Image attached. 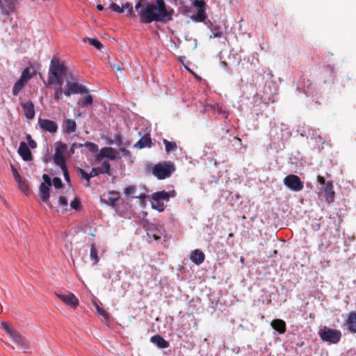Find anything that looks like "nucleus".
I'll return each mask as SVG.
<instances>
[{
    "label": "nucleus",
    "instance_id": "obj_1",
    "mask_svg": "<svg viewBox=\"0 0 356 356\" xmlns=\"http://www.w3.org/2000/svg\"><path fill=\"white\" fill-rule=\"evenodd\" d=\"M174 10L168 8L164 0H155V3H147L138 11L140 22L149 24L153 22L167 23L172 19Z\"/></svg>",
    "mask_w": 356,
    "mask_h": 356
},
{
    "label": "nucleus",
    "instance_id": "obj_2",
    "mask_svg": "<svg viewBox=\"0 0 356 356\" xmlns=\"http://www.w3.org/2000/svg\"><path fill=\"white\" fill-rule=\"evenodd\" d=\"M67 72V67L58 59H52L51 60L48 86L56 85L54 89V98L56 102H59L63 98V88L64 78Z\"/></svg>",
    "mask_w": 356,
    "mask_h": 356
},
{
    "label": "nucleus",
    "instance_id": "obj_3",
    "mask_svg": "<svg viewBox=\"0 0 356 356\" xmlns=\"http://www.w3.org/2000/svg\"><path fill=\"white\" fill-rule=\"evenodd\" d=\"M175 171V165L170 161L159 163L152 168V174L159 179H164L170 177Z\"/></svg>",
    "mask_w": 356,
    "mask_h": 356
},
{
    "label": "nucleus",
    "instance_id": "obj_4",
    "mask_svg": "<svg viewBox=\"0 0 356 356\" xmlns=\"http://www.w3.org/2000/svg\"><path fill=\"white\" fill-rule=\"evenodd\" d=\"M1 328L9 334L13 341L18 346V347L22 350H26L29 348V344L21 336V334L15 330L13 326L5 321L1 323Z\"/></svg>",
    "mask_w": 356,
    "mask_h": 356
},
{
    "label": "nucleus",
    "instance_id": "obj_5",
    "mask_svg": "<svg viewBox=\"0 0 356 356\" xmlns=\"http://www.w3.org/2000/svg\"><path fill=\"white\" fill-rule=\"evenodd\" d=\"M318 335L322 341L336 344L340 341L342 334L339 330L324 326L319 330Z\"/></svg>",
    "mask_w": 356,
    "mask_h": 356
},
{
    "label": "nucleus",
    "instance_id": "obj_6",
    "mask_svg": "<svg viewBox=\"0 0 356 356\" xmlns=\"http://www.w3.org/2000/svg\"><path fill=\"white\" fill-rule=\"evenodd\" d=\"M284 185L291 191L298 192L304 188V183L300 178L296 175H289L284 179Z\"/></svg>",
    "mask_w": 356,
    "mask_h": 356
},
{
    "label": "nucleus",
    "instance_id": "obj_7",
    "mask_svg": "<svg viewBox=\"0 0 356 356\" xmlns=\"http://www.w3.org/2000/svg\"><path fill=\"white\" fill-rule=\"evenodd\" d=\"M19 0H0V13L1 15H9L17 11Z\"/></svg>",
    "mask_w": 356,
    "mask_h": 356
},
{
    "label": "nucleus",
    "instance_id": "obj_8",
    "mask_svg": "<svg viewBox=\"0 0 356 356\" xmlns=\"http://www.w3.org/2000/svg\"><path fill=\"white\" fill-rule=\"evenodd\" d=\"M89 91L82 85L75 82H67L63 94L70 97L73 94H88Z\"/></svg>",
    "mask_w": 356,
    "mask_h": 356
},
{
    "label": "nucleus",
    "instance_id": "obj_9",
    "mask_svg": "<svg viewBox=\"0 0 356 356\" xmlns=\"http://www.w3.org/2000/svg\"><path fill=\"white\" fill-rule=\"evenodd\" d=\"M67 149V145L62 142L56 143L55 154L53 157L54 162L56 165L65 163L64 153Z\"/></svg>",
    "mask_w": 356,
    "mask_h": 356
},
{
    "label": "nucleus",
    "instance_id": "obj_10",
    "mask_svg": "<svg viewBox=\"0 0 356 356\" xmlns=\"http://www.w3.org/2000/svg\"><path fill=\"white\" fill-rule=\"evenodd\" d=\"M56 296L62 300L66 305L76 309L79 304V299L72 293L67 294L56 293Z\"/></svg>",
    "mask_w": 356,
    "mask_h": 356
},
{
    "label": "nucleus",
    "instance_id": "obj_11",
    "mask_svg": "<svg viewBox=\"0 0 356 356\" xmlns=\"http://www.w3.org/2000/svg\"><path fill=\"white\" fill-rule=\"evenodd\" d=\"M38 125L41 129L50 134L56 133L58 128L56 122L48 119L39 118Z\"/></svg>",
    "mask_w": 356,
    "mask_h": 356
},
{
    "label": "nucleus",
    "instance_id": "obj_12",
    "mask_svg": "<svg viewBox=\"0 0 356 356\" xmlns=\"http://www.w3.org/2000/svg\"><path fill=\"white\" fill-rule=\"evenodd\" d=\"M116 153V150L112 147H103L95 156V160L97 161H100L104 158L115 160L117 158Z\"/></svg>",
    "mask_w": 356,
    "mask_h": 356
},
{
    "label": "nucleus",
    "instance_id": "obj_13",
    "mask_svg": "<svg viewBox=\"0 0 356 356\" xmlns=\"http://www.w3.org/2000/svg\"><path fill=\"white\" fill-rule=\"evenodd\" d=\"M49 188L50 186H47L45 184H41L39 188L40 197L42 202L46 203L50 209H53L54 206L49 201Z\"/></svg>",
    "mask_w": 356,
    "mask_h": 356
},
{
    "label": "nucleus",
    "instance_id": "obj_14",
    "mask_svg": "<svg viewBox=\"0 0 356 356\" xmlns=\"http://www.w3.org/2000/svg\"><path fill=\"white\" fill-rule=\"evenodd\" d=\"M17 152L24 161H30L33 160L31 152L25 142L19 143Z\"/></svg>",
    "mask_w": 356,
    "mask_h": 356
},
{
    "label": "nucleus",
    "instance_id": "obj_15",
    "mask_svg": "<svg viewBox=\"0 0 356 356\" xmlns=\"http://www.w3.org/2000/svg\"><path fill=\"white\" fill-rule=\"evenodd\" d=\"M345 325L347 330L351 333H356V312H350L347 319L346 320Z\"/></svg>",
    "mask_w": 356,
    "mask_h": 356
},
{
    "label": "nucleus",
    "instance_id": "obj_16",
    "mask_svg": "<svg viewBox=\"0 0 356 356\" xmlns=\"http://www.w3.org/2000/svg\"><path fill=\"white\" fill-rule=\"evenodd\" d=\"M21 106L23 108L24 115L27 119L31 120L34 118L35 110L34 105L32 102L29 101L27 102L21 103Z\"/></svg>",
    "mask_w": 356,
    "mask_h": 356
},
{
    "label": "nucleus",
    "instance_id": "obj_17",
    "mask_svg": "<svg viewBox=\"0 0 356 356\" xmlns=\"http://www.w3.org/2000/svg\"><path fill=\"white\" fill-rule=\"evenodd\" d=\"M62 129L63 133L70 134L76 130V123L72 119L66 120L62 124Z\"/></svg>",
    "mask_w": 356,
    "mask_h": 356
},
{
    "label": "nucleus",
    "instance_id": "obj_18",
    "mask_svg": "<svg viewBox=\"0 0 356 356\" xmlns=\"http://www.w3.org/2000/svg\"><path fill=\"white\" fill-rule=\"evenodd\" d=\"M190 259L195 264L200 265L204 261L205 256L202 251L196 249L191 252Z\"/></svg>",
    "mask_w": 356,
    "mask_h": 356
},
{
    "label": "nucleus",
    "instance_id": "obj_19",
    "mask_svg": "<svg viewBox=\"0 0 356 356\" xmlns=\"http://www.w3.org/2000/svg\"><path fill=\"white\" fill-rule=\"evenodd\" d=\"M271 327L280 334H284L286 331V323L282 319H274L271 321Z\"/></svg>",
    "mask_w": 356,
    "mask_h": 356
},
{
    "label": "nucleus",
    "instance_id": "obj_20",
    "mask_svg": "<svg viewBox=\"0 0 356 356\" xmlns=\"http://www.w3.org/2000/svg\"><path fill=\"white\" fill-rule=\"evenodd\" d=\"M152 145V139L149 134L142 137L135 145V147L143 149L145 147H150Z\"/></svg>",
    "mask_w": 356,
    "mask_h": 356
},
{
    "label": "nucleus",
    "instance_id": "obj_21",
    "mask_svg": "<svg viewBox=\"0 0 356 356\" xmlns=\"http://www.w3.org/2000/svg\"><path fill=\"white\" fill-rule=\"evenodd\" d=\"M150 341L152 343L156 344L159 348H167L170 346L169 342L165 340L159 334L152 337Z\"/></svg>",
    "mask_w": 356,
    "mask_h": 356
},
{
    "label": "nucleus",
    "instance_id": "obj_22",
    "mask_svg": "<svg viewBox=\"0 0 356 356\" xmlns=\"http://www.w3.org/2000/svg\"><path fill=\"white\" fill-rule=\"evenodd\" d=\"M324 193L326 200L327 202H332L334 197V192L333 191V184L332 182H327L324 188Z\"/></svg>",
    "mask_w": 356,
    "mask_h": 356
},
{
    "label": "nucleus",
    "instance_id": "obj_23",
    "mask_svg": "<svg viewBox=\"0 0 356 356\" xmlns=\"http://www.w3.org/2000/svg\"><path fill=\"white\" fill-rule=\"evenodd\" d=\"M147 235L150 238L158 241L161 238L160 232L155 227L154 225H151L147 229Z\"/></svg>",
    "mask_w": 356,
    "mask_h": 356
},
{
    "label": "nucleus",
    "instance_id": "obj_24",
    "mask_svg": "<svg viewBox=\"0 0 356 356\" xmlns=\"http://www.w3.org/2000/svg\"><path fill=\"white\" fill-rule=\"evenodd\" d=\"M152 200L154 202H161V200L168 201L167 192L165 191L154 193L152 195Z\"/></svg>",
    "mask_w": 356,
    "mask_h": 356
},
{
    "label": "nucleus",
    "instance_id": "obj_25",
    "mask_svg": "<svg viewBox=\"0 0 356 356\" xmlns=\"http://www.w3.org/2000/svg\"><path fill=\"white\" fill-rule=\"evenodd\" d=\"M27 82L23 80L22 79L19 78V79L15 83L13 88V94L14 96H17L19 92L22 90V89L24 88L25 84Z\"/></svg>",
    "mask_w": 356,
    "mask_h": 356
},
{
    "label": "nucleus",
    "instance_id": "obj_26",
    "mask_svg": "<svg viewBox=\"0 0 356 356\" xmlns=\"http://www.w3.org/2000/svg\"><path fill=\"white\" fill-rule=\"evenodd\" d=\"M163 143L165 145V149L167 153L174 152L177 149V145L175 141H169L167 139H163Z\"/></svg>",
    "mask_w": 356,
    "mask_h": 356
},
{
    "label": "nucleus",
    "instance_id": "obj_27",
    "mask_svg": "<svg viewBox=\"0 0 356 356\" xmlns=\"http://www.w3.org/2000/svg\"><path fill=\"white\" fill-rule=\"evenodd\" d=\"M35 73V72L33 69L31 70L30 67H26L22 71L20 78L27 82L29 79H31L32 78L33 75Z\"/></svg>",
    "mask_w": 356,
    "mask_h": 356
},
{
    "label": "nucleus",
    "instance_id": "obj_28",
    "mask_svg": "<svg viewBox=\"0 0 356 356\" xmlns=\"http://www.w3.org/2000/svg\"><path fill=\"white\" fill-rule=\"evenodd\" d=\"M90 257V259L93 261L94 265L97 264L99 261L98 252L95 244L91 245Z\"/></svg>",
    "mask_w": 356,
    "mask_h": 356
},
{
    "label": "nucleus",
    "instance_id": "obj_29",
    "mask_svg": "<svg viewBox=\"0 0 356 356\" xmlns=\"http://www.w3.org/2000/svg\"><path fill=\"white\" fill-rule=\"evenodd\" d=\"M98 168L100 170L102 174H107L108 175H112L111 165L108 161H103L101 167H99Z\"/></svg>",
    "mask_w": 356,
    "mask_h": 356
},
{
    "label": "nucleus",
    "instance_id": "obj_30",
    "mask_svg": "<svg viewBox=\"0 0 356 356\" xmlns=\"http://www.w3.org/2000/svg\"><path fill=\"white\" fill-rule=\"evenodd\" d=\"M17 183L19 188L24 193L27 194L29 191V186L25 180L20 178L19 180L15 181Z\"/></svg>",
    "mask_w": 356,
    "mask_h": 356
},
{
    "label": "nucleus",
    "instance_id": "obj_31",
    "mask_svg": "<svg viewBox=\"0 0 356 356\" xmlns=\"http://www.w3.org/2000/svg\"><path fill=\"white\" fill-rule=\"evenodd\" d=\"M193 18L197 22H204L206 18L204 9H198L196 15Z\"/></svg>",
    "mask_w": 356,
    "mask_h": 356
},
{
    "label": "nucleus",
    "instance_id": "obj_32",
    "mask_svg": "<svg viewBox=\"0 0 356 356\" xmlns=\"http://www.w3.org/2000/svg\"><path fill=\"white\" fill-rule=\"evenodd\" d=\"M89 43L90 45L95 47L98 50H101L103 47V44L102 42L95 38H88Z\"/></svg>",
    "mask_w": 356,
    "mask_h": 356
},
{
    "label": "nucleus",
    "instance_id": "obj_33",
    "mask_svg": "<svg viewBox=\"0 0 356 356\" xmlns=\"http://www.w3.org/2000/svg\"><path fill=\"white\" fill-rule=\"evenodd\" d=\"M57 165L59 166L60 168V169L62 170L65 181L69 182L70 180V174H69V172L67 170V167L66 165V163H62L60 165Z\"/></svg>",
    "mask_w": 356,
    "mask_h": 356
},
{
    "label": "nucleus",
    "instance_id": "obj_34",
    "mask_svg": "<svg viewBox=\"0 0 356 356\" xmlns=\"http://www.w3.org/2000/svg\"><path fill=\"white\" fill-rule=\"evenodd\" d=\"M136 187L135 186H129L124 189V194L127 197H136L135 196H132V195L136 192Z\"/></svg>",
    "mask_w": 356,
    "mask_h": 356
},
{
    "label": "nucleus",
    "instance_id": "obj_35",
    "mask_svg": "<svg viewBox=\"0 0 356 356\" xmlns=\"http://www.w3.org/2000/svg\"><path fill=\"white\" fill-rule=\"evenodd\" d=\"M83 147H86L90 152H96L98 150V146L93 143L86 142L85 144H83Z\"/></svg>",
    "mask_w": 356,
    "mask_h": 356
},
{
    "label": "nucleus",
    "instance_id": "obj_36",
    "mask_svg": "<svg viewBox=\"0 0 356 356\" xmlns=\"http://www.w3.org/2000/svg\"><path fill=\"white\" fill-rule=\"evenodd\" d=\"M92 103V97L90 95H88L86 97L79 102V104L83 106L91 104Z\"/></svg>",
    "mask_w": 356,
    "mask_h": 356
},
{
    "label": "nucleus",
    "instance_id": "obj_37",
    "mask_svg": "<svg viewBox=\"0 0 356 356\" xmlns=\"http://www.w3.org/2000/svg\"><path fill=\"white\" fill-rule=\"evenodd\" d=\"M79 173H80L81 177L87 181V186H90V179L91 178L90 173L86 172L85 170H83V169H81V168L79 170Z\"/></svg>",
    "mask_w": 356,
    "mask_h": 356
},
{
    "label": "nucleus",
    "instance_id": "obj_38",
    "mask_svg": "<svg viewBox=\"0 0 356 356\" xmlns=\"http://www.w3.org/2000/svg\"><path fill=\"white\" fill-rule=\"evenodd\" d=\"M152 207L153 209L158 210L159 211H163L165 209L163 203L161 202H152Z\"/></svg>",
    "mask_w": 356,
    "mask_h": 356
},
{
    "label": "nucleus",
    "instance_id": "obj_39",
    "mask_svg": "<svg viewBox=\"0 0 356 356\" xmlns=\"http://www.w3.org/2000/svg\"><path fill=\"white\" fill-rule=\"evenodd\" d=\"M97 313L102 316L104 319L107 320L108 318V314L102 307H100L97 304L95 305Z\"/></svg>",
    "mask_w": 356,
    "mask_h": 356
},
{
    "label": "nucleus",
    "instance_id": "obj_40",
    "mask_svg": "<svg viewBox=\"0 0 356 356\" xmlns=\"http://www.w3.org/2000/svg\"><path fill=\"white\" fill-rule=\"evenodd\" d=\"M70 207L75 210H79L81 208V202L79 198L75 197L70 203Z\"/></svg>",
    "mask_w": 356,
    "mask_h": 356
},
{
    "label": "nucleus",
    "instance_id": "obj_41",
    "mask_svg": "<svg viewBox=\"0 0 356 356\" xmlns=\"http://www.w3.org/2000/svg\"><path fill=\"white\" fill-rule=\"evenodd\" d=\"M52 184L56 189L62 188L63 186L62 181L59 177H54L52 180Z\"/></svg>",
    "mask_w": 356,
    "mask_h": 356
},
{
    "label": "nucleus",
    "instance_id": "obj_42",
    "mask_svg": "<svg viewBox=\"0 0 356 356\" xmlns=\"http://www.w3.org/2000/svg\"><path fill=\"white\" fill-rule=\"evenodd\" d=\"M83 147V145L81 143H73L69 150V155L71 156L74 154L75 149L77 148H81Z\"/></svg>",
    "mask_w": 356,
    "mask_h": 356
},
{
    "label": "nucleus",
    "instance_id": "obj_43",
    "mask_svg": "<svg viewBox=\"0 0 356 356\" xmlns=\"http://www.w3.org/2000/svg\"><path fill=\"white\" fill-rule=\"evenodd\" d=\"M26 140H28L29 145L31 148L35 149L37 147V143L35 140H33L30 134L26 135Z\"/></svg>",
    "mask_w": 356,
    "mask_h": 356
},
{
    "label": "nucleus",
    "instance_id": "obj_44",
    "mask_svg": "<svg viewBox=\"0 0 356 356\" xmlns=\"http://www.w3.org/2000/svg\"><path fill=\"white\" fill-rule=\"evenodd\" d=\"M11 170H12V173H13V175L15 181H18L20 179V178H22L19 173L18 172L17 170L12 164H11Z\"/></svg>",
    "mask_w": 356,
    "mask_h": 356
},
{
    "label": "nucleus",
    "instance_id": "obj_45",
    "mask_svg": "<svg viewBox=\"0 0 356 356\" xmlns=\"http://www.w3.org/2000/svg\"><path fill=\"white\" fill-rule=\"evenodd\" d=\"M111 8H112V10L113 11L118 13H122L124 12L123 8L120 7L119 5H118L115 3H113L111 5Z\"/></svg>",
    "mask_w": 356,
    "mask_h": 356
},
{
    "label": "nucleus",
    "instance_id": "obj_46",
    "mask_svg": "<svg viewBox=\"0 0 356 356\" xmlns=\"http://www.w3.org/2000/svg\"><path fill=\"white\" fill-rule=\"evenodd\" d=\"M58 204L61 207H66L68 204L67 199L64 196H60L58 199Z\"/></svg>",
    "mask_w": 356,
    "mask_h": 356
},
{
    "label": "nucleus",
    "instance_id": "obj_47",
    "mask_svg": "<svg viewBox=\"0 0 356 356\" xmlns=\"http://www.w3.org/2000/svg\"><path fill=\"white\" fill-rule=\"evenodd\" d=\"M42 179L44 180V182H42V184H45L47 186H50V187L51 186L52 181L48 175L44 174L42 175Z\"/></svg>",
    "mask_w": 356,
    "mask_h": 356
},
{
    "label": "nucleus",
    "instance_id": "obj_48",
    "mask_svg": "<svg viewBox=\"0 0 356 356\" xmlns=\"http://www.w3.org/2000/svg\"><path fill=\"white\" fill-rule=\"evenodd\" d=\"M100 174H102V172L98 168H92L90 172V175L91 178L98 176Z\"/></svg>",
    "mask_w": 356,
    "mask_h": 356
},
{
    "label": "nucleus",
    "instance_id": "obj_49",
    "mask_svg": "<svg viewBox=\"0 0 356 356\" xmlns=\"http://www.w3.org/2000/svg\"><path fill=\"white\" fill-rule=\"evenodd\" d=\"M193 4L198 9H204L205 3L202 0H196L194 1Z\"/></svg>",
    "mask_w": 356,
    "mask_h": 356
},
{
    "label": "nucleus",
    "instance_id": "obj_50",
    "mask_svg": "<svg viewBox=\"0 0 356 356\" xmlns=\"http://www.w3.org/2000/svg\"><path fill=\"white\" fill-rule=\"evenodd\" d=\"M328 248V245H325L323 243H319L318 245V248L321 251H325Z\"/></svg>",
    "mask_w": 356,
    "mask_h": 356
},
{
    "label": "nucleus",
    "instance_id": "obj_51",
    "mask_svg": "<svg viewBox=\"0 0 356 356\" xmlns=\"http://www.w3.org/2000/svg\"><path fill=\"white\" fill-rule=\"evenodd\" d=\"M317 181L321 185H325L326 184H325V180L324 177L321 176V175H318L317 177Z\"/></svg>",
    "mask_w": 356,
    "mask_h": 356
},
{
    "label": "nucleus",
    "instance_id": "obj_52",
    "mask_svg": "<svg viewBox=\"0 0 356 356\" xmlns=\"http://www.w3.org/2000/svg\"><path fill=\"white\" fill-rule=\"evenodd\" d=\"M167 195H168V198L169 199L170 197H175L177 195V193L175 190H172L169 192H167Z\"/></svg>",
    "mask_w": 356,
    "mask_h": 356
},
{
    "label": "nucleus",
    "instance_id": "obj_53",
    "mask_svg": "<svg viewBox=\"0 0 356 356\" xmlns=\"http://www.w3.org/2000/svg\"><path fill=\"white\" fill-rule=\"evenodd\" d=\"M122 8H123V10H124V8H126V9H127L128 10H131V9H133L132 4H131V3H129V2H127L125 4H124V5L122 6Z\"/></svg>",
    "mask_w": 356,
    "mask_h": 356
},
{
    "label": "nucleus",
    "instance_id": "obj_54",
    "mask_svg": "<svg viewBox=\"0 0 356 356\" xmlns=\"http://www.w3.org/2000/svg\"><path fill=\"white\" fill-rule=\"evenodd\" d=\"M111 67L113 70H115L116 71H122V69L118 65L111 64Z\"/></svg>",
    "mask_w": 356,
    "mask_h": 356
},
{
    "label": "nucleus",
    "instance_id": "obj_55",
    "mask_svg": "<svg viewBox=\"0 0 356 356\" xmlns=\"http://www.w3.org/2000/svg\"><path fill=\"white\" fill-rule=\"evenodd\" d=\"M142 6V0H139L135 6V8L138 12L140 10L139 8Z\"/></svg>",
    "mask_w": 356,
    "mask_h": 356
},
{
    "label": "nucleus",
    "instance_id": "obj_56",
    "mask_svg": "<svg viewBox=\"0 0 356 356\" xmlns=\"http://www.w3.org/2000/svg\"><path fill=\"white\" fill-rule=\"evenodd\" d=\"M127 15L130 17H134L136 16L134 12V10L133 9H131V10H128V13H127Z\"/></svg>",
    "mask_w": 356,
    "mask_h": 356
},
{
    "label": "nucleus",
    "instance_id": "obj_57",
    "mask_svg": "<svg viewBox=\"0 0 356 356\" xmlns=\"http://www.w3.org/2000/svg\"><path fill=\"white\" fill-rule=\"evenodd\" d=\"M116 143L118 145H120L122 143V139L120 136H117Z\"/></svg>",
    "mask_w": 356,
    "mask_h": 356
},
{
    "label": "nucleus",
    "instance_id": "obj_58",
    "mask_svg": "<svg viewBox=\"0 0 356 356\" xmlns=\"http://www.w3.org/2000/svg\"><path fill=\"white\" fill-rule=\"evenodd\" d=\"M118 200V198H110L109 199V200L111 202L112 204H114Z\"/></svg>",
    "mask_w": 356,
    "mask_h": 356
},
{
    "label": "nucleus",
    "instance_id": "obj_59",
    "mask_svg": "<svg viewBox=\"0 0 356 356\" xmlns=\"http://www.w3.org/2000/svg\"><path fill=\"white\" fill-rule=\"evenodd\" d=\"M97 8L99 10H104V6L101 4H99L97 6Z\"/></svg>",
    "mask_w": 356,
    "mask_h": 356
},
{
    "label": "nucleus",
    "instance_id": "obj_60",
    "mask_svg": "<svg viewBox=\"0 0 356 356\" xmlns=\"http://www.w3.org/2000/svg\"><path fill=\"white\" fill-rule=\"evenodd\" d=\"M221 36H222V33H216L214 35V37H216V38H220Z\"/></svg>",
    "mask_w": 356,
    "mask_h": 356
},
{
    "label": "nucleus",
    "instance_id": "obj_61",
    "mask_svg": "<svg viewBox=\"0 0 356 356\" xmlns=\"http://www.w3.org/2000/svg\"><path fill=\"white\" fill-rule=\"evenodd\" d=\"M122 152H123L124 155H126L127 154L129 153V152L128 150L125 149H122Z\"/></svg>",
    "mask_w": 356,
    "mask_h": 356
},
{
    "label": "nucleus",
    "instance_id": "obj_62",
    "mask_svg": "<svg viewBox=\"0 0 356 356\" xmlns=\"http://www.w3.org/2000/svg\"><path fill=\"white\" fill-rule=\"evenodd\" d=\"M228 236L229 237H233L234 236V234L233 233H229Z\"/></svg>",
    "mask_w": 356,
    "mask_h": 356
},
{
    "label": "nucleus",
    "instance_id": "obj_63",
    "mask_svg": "<svg viewBox=\"0 0 356 356\" xmlns=\"http://www.w3.org/2000/svg\"><path fill=\"white\" fill-rule=\"evenodd\" d=\"M172 1H173V3H174L175 5H177V1H178V0H172Z\"/></svg>",
    "mask_w": 356,
    "mask_h": 356
},
{
    "label": "nucleus",
    "instance_id": "obj_64",
    "mask_svg": "<svg viewBox=\"0 0 356 356\" xmlns=\"http://www.w3.org/2000/svg\"><path fill=\"white\" fill-rule=\"evenodd\" d=\"M235 139H236V140H238L241 141V139H240L239 138H238V137H235Z\"/></svg>",
    "mask_w": 356,
    "mask_h": 356
}]
</instances>
